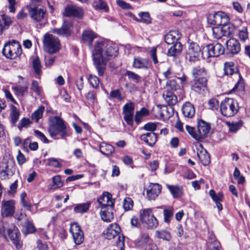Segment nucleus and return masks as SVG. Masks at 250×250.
<instances>
[{
  "label": "nucleus",
  "mask_w": 250,
  "mask_h": 250,
  "mask_svg": "<svg viewBox=\"0 0 250 250\" xmlns=\"http://www.w3.org/2000/svg\"><path fill=\"white\" fill-rule=\"evenodd\" d=\"M228 49L233 54L239 53L240 51V44L238 40L231 38L226 42Z\"/></svg>",
  "instance_id": "obj_26"
},
{
  "label": "nucleus",
  "mask_w": 250,
  "mask_h": 250,
  "mask_svg": "<svg viewBox=\"0 0 250 250\" xmlns=\"http://www.w3.org/2000/svg\"><path fill=\"white\" fill-rule=\"evenodd\" d=\"M42 41L45 50L50 54L57 52L60 49V40L52 34H45Z\"/></svg>",
  "instance_id": "obj_6"
},
{
  "label": "nucleus",
  "mask_w": 250,
  "mask_h": 250,
  "mask_svg": "<svg viewBox=\"0 0 250 250\" xmlns=\"http://www.w3.org/2000/svg\"><path fill=\"white\" fill-rule=\"evenodd\" d=\"M31 123L30 120L28 118H23L18 124V128L21 130L23 127H27Z\"/></svg>",
  "instance_id": "obj_57"
},
{
  "label": "nucleus",
  "mask_w": 250,
  "mask_h": 250,
  "mask_svg": "<svg viewBox=\"0 0 250 250\" xmlns=\"http://www.w3.org/2000/svg\"><path fill=\"white\" fill-rule=\"evenodd\" d=\"M113 208L110 209L104 207L101 209L100 215L102 219L106 222H110L113 219Z\"/></svg>",
  "instance_id": "obj_31"
},
{
  "label": "nucleus",
  "mask_w": 250,
  "mask_h": 250,
  "mask_svg": "<svg viewBox=\"0 0 250 250\" xmlns=\"http://www.w3.org/2000/svg\"><path fill=\"white\" fill-rule=\"evenodd\" d=\"M28 88V84L25 83L23 85L12 86V89L16 95L23 97L24 94L27 92Z\"/></svg>",
  "instance_id": "obj_36"
},
{
  "label": "nucleus",
  "mask_w": 250,
  "mask_h": 250,
  "mask_svg": "<svg viewBox=\"0 0 250 250\" xmlns=\"http://www.w3.org/2000/svg\"><path fill=\"white\" fill-rule=\"evenodd\" d=\"M69 231L71 233L74 243L76 245L81 244L84 239L83 233L80 226L77 223L71 225Z\"/></svg>",
  "instance_id": "obj_12"
},
{
  "label": "nucleus",
  "mask_w": 250,
  "mask_h": 250,
  "mask_svg": "<svg viewBox=\"0 0 250 250\" xmlns=\"http://www.w3.org/2000/svg\"><path fill=\"white\" fill-rule=\"evenodd\" d=\"M201 48L196 43H191L188 49V54L190 61H195L200 55Z\"/></svg>",
  "instance_id": "obj_21"
},
{
  "label": "nucleus",
  "mask_w": 250,
  "mask_h": 250,
  "mask_svg": "<svg viewBox=\"0 0 250 250\" xmlns=\"http://www.w3.org/2000/svg\"><path fill=\"white\" fill-rule=\"evenodd\" d=\"M44 110V107L43 106H40L32 114L31 118L33 121L38 122L40 119L42 117V113Z\"/></svg>",
  "instance_id": "obj_45"
},
{
  "label": "nucleus",
  "mask_w": 250,
  "mask_h": 250,
  "mask_svg": "<svg viewBox=\"0 0 250 250\" xmlns=\"http://www.w3.org/2000/svg\"><path fill=\"white\" fill-rule=\"evenodd\" d=\"M167 187L174 198H179L183 195L182 187L167 185Z\"/></svg>",
  "instance_id": "obj_34"
},
{
  "label": "nucleus",
  "mask_w": 250,
  "mask_h": 250,
  "mask_svg": "<svg viewBox=\"0 0 250 250\" xmlns=\"http://www.w3.org/2000/svg\"><path fill=\"white\" fill-rule=\"evenodd\" d=\"M88 80L93 87L95 88L99 87L100 81L97 76L89 75L88 78Z\"/></svg>",
  "instance_id": "obj_51"
},
{
  "label": "nucleus",
  "mask_w": 250,
  "mask_h": 250,
  "mask_svg": "<svg viewBox=\"0 0 250 250\" xmlns=\"http://www.w3.org/2000/svg\"><path fill=\"white\" fill-rule=\"evenodd\" d=\"M167 91L169 90H176L179 88V85L177 83L176 81L174 79L169 80L166 83Z\"/></svg>",
  "instance_id": "obj_49"
},
{
  "label": "nucleus",
  "mask_w": 250,
  "mask_h": 250,
  "mask_svg": "<svg viewBox=\"0 0 250 250\" xmlns=\"http://www.w3.org/2000/svg\"><path fill=\"white\" fill-rule=\"evenodd\" d=\"M31 90L36 93L38 95H40L41 94V89L39 85V83L37 81L34 80L32 82L31 85Z\"/></svg>",
  "instance_id": "obj_60"
},
{
  "label": "nucleus",
  "mask_w": 250,
  "mask_h": 250,
  "mask_svg": "<svg viewBox=\"0 0 250 250\" xmlns=\"http://www.w3.org/2000/svg\"><path fill=\"white\" fill-rule=\"evenodd\" d=\"M28 11L31 19L35 22H38L43 20L46 15V9L43 7L27 6Z\"/></svg>",
  "instance_id": "obj_9"
},
{
  "label": "nucleus",
  "mask_w": 250,
  "mask_h": 250,
  "mask_svg": "<svg viewBox=\"0 0 250 250\" xmlns=\"http://www.w3.org/2000/svg\"><path fill=\"white\" fill-rule=\"evenodd\" d=\"M93 6L96 9L103 10L105 12L108 11V6L104 0H95Z\"/></svg>",
  "instance_id": "obj_43"
},
{
  "label": "nucleus",
  "mask_w": 250,
  "mask_h": 250,
  "mask_svg": "<svg viewBox=\"0 0 250 250\" xmlns=\"http://www.w3.org/2000/svg\"><path fill=\"white\" fill-rule=\"evenodd\" d=\"M157 47H153L149 51V54L154 64L158 63L156 55Z\"/></svg>",
  "instance_id": "obj_61"
},
{
  "label": "nucleus",
  "mask_w": 250,
  "mask_h": 250,
  "mask_svg": "<svg viewBox=\"0 0 250 250\" xmlns=\"http://www.w3.org/2000/svg\"><path fill=\"white\" fill-rule=\"evenodd\" d=\"M97 35L92 30H88L83 31L82 34V42L89 45L91 46L94 39L97 38Z\"/></svg>",
  "instance_id": "obj_27"
},
{
  "label": "nucleus",
  "mask_w": 250,
  "mask_h": 250,
  "mask_svg": "<svg viewBox=\"0 0 250 250\" xmlns=\"http://www.w3.org/2000/svg\"><path fill=\"white\" fill-rule=\"evenodd\" d=\"M46 166H51L55 168H60L62 167L61 163L57 159L54 158H50L48 159Z\"/></svg>",
  "instance_id": "obj_52"
},
{
  "label": "nucleus",
  "mask_w": 250,
  "mask_h": 250,
  "mask_svg": "<svg viewBox=\"0 0 250 250\" xmlns=\"http://www.w3.org/2000/svg\"><path fill=\"white\" fill-rule=\"evenodd\" d=\"M83 15V9L74 5H68L65 8V15L67 17H73L81 18Z\"/></svg>",
  "instance_id": "obj_18"
},
{
  "label": "nucleus",
  "mask_w": 250,
  "mask_h": 250,
  "mask_svg": "<svg viewBox=\"0 0 250 250\" xmlns=\"http://www.w3.org/2000/svg\"><path fill=\"white\" fill-rule=\"evenodd\" d=\"M133 201L130 198H126L124 200V208L125 210H130L133 208Z\"/></svg>",
  "instance_id": "obj_59"
},
{
  "label": "nucleus",
  "mask_w": 250,
  "mask_h": 250,
  "mask_svg": "<svg viewBox=\"0 0 250 250\" xmlns=\"http://www.w3.org/2000/svg\"><path fill=\"white\" fill-rule=\"evenodd\" d=\"M209 194L215 203L221 202L223 200V194L221 192L216 194L215 191L211 189L209 190Z\"/></svg>",
  "instance_id": "obj_48"
},
{
  "label": "nucleus",
  "mask_w": 250,
  "mask_h": 250,
  "mask_svg": "<svg viewBox=\"0 0 250 250\" xmlns=\"http://www.w3.org/2000/svg\"><path fill=\"white\" fill-rule=\"evenodd\" d=\"M226 124L229 128V132L233 133L236 132L243 125V122L242 121L232 122H226Z\"/></svg>",
  "instance_id": "obj_40"
},
{
  "label": "nucleus",
  "mask_w": 250,
  "mask_h": 250,
  "mask_svg": "<svg viewBox=\"0 0 250 250\" xmlns=\"http://www.w3.org/2000/svg\"><path fill=\"white\" fill-rule=\"evenodd\" d=\"M140 218L144 226L148 229L155 228L158 225V222L152 214V209L150 208L141 210Z\"/></svg>",
  "instance_id": "obj_7"
},
{
  "label": "nucleus",
  "mask_w": 250,
  "mask_h": 250,
  "mask_svg": "<svg viewBox=\"0 0 250 250\" xmlns=\"http://www.w3.org/2000/svg\"><path fill=\"white\" fill-rule=\"evenodd\" d=\"M238 111V104L234 99L226 98L220 104V111L224 116H233Z\"/></svg>",
  "instance_id": "obj_4"
},
{
  "label": "nucleus",
  "mask_w": 250,
  "mask_h": 250,
  "mask_svg": "<svg viewBox=\"0 0 250 250\" xmlns=\"http://www.w3.org/2000/svg\"><path fill=\"white\" fill-rule=\"evenodd\" d=\"M120 227L116 223L112 224L107 228L104 232V237L107 239H112L120 233Z\"/></svg>",
  "instance_id": "obj_20"
},
{
  "label": "nucleus",
  "mask_w": 250,
  "mask_h": 250,
  "mask_svg": "<svg viewBox=\"0 0 250 250\" xmlns=\"http://www.w3.org/2000/svg\"><path fill=\"white\" fill-rule=\"evenodd\" d=\"M110 97L111 98H116L119 101H123L125 98L119 89L112 90L110 93Z\"/></svg>",
  "instance_id": "obj_53"
},
{
  "label": "nucleus",
  "mask_w": 250,
  "mask_h": 250,
  "mask_svg": "<svg viewBox=\"0 0 250 250\" xmlns=\"http://www.w3.org/2000/svg\"><path fill=\"white\" fill-rule=\"evenodd\" d=\"M37 249L38 250H49V247L46 243H43L41 240L37 241Z\"/></svg>",
  "instance_id": "obj_64"
},
{
  "label": "nucleus",
  "mask_w": 250,
  "mask_h": 250,
  "mask_svg": "<svg viewBox=\"0 0 250 250\" xmlns=\"http://www.w3.org/2000/svg\"><path fill=\"white\" fill-rule=\"evenodd\" d=\"M90 204V202L77 204L74 207V211L76 213H79L86 212L89 209Z\"/></svg>",
  "instance_id": "obj_42"
},
{
  "label": "nucleus",
  "mask_w": 250,
  "mask_h": 250,
  "mask_svg": "<svg viewBox=\"0 0 250 250\" xmlns=\"http://www.w3.org/2000/svg\"><path fill=\"white\" fill-rule=\"evenodd\" d=\"M48 130L51 137L54 139H58L57 137L60 135L63 138L68 135L67 127L64 121L58 116H54L49 119Z\"/></svg>",
  "instance_id": "obj_2"
},
{
  "label": "nucleus",
  "mask_w": 250,
  "mask_h": 250,
  "mask_svg": "<svg viewBox=\"0 0 250 250\" xmlns=\"http://www.w3.org/2000/svg\"><path fill=\"white\" fill-rule=\"evenodd\" d=\"M52 188H57L62 187L63 183L61 179V177L60 175H56L52 178Z\"/></svg>",
  "instance_id": "obj_47"
},
{
  "label": "nucleus",
  "mask_w": 250,
  "mask_h": 250,
  "mask_svg": "<svg viewBox=\"0 0 250 250\" xmlns=\"http://www.w3.org/2000/svg\"><path fill=\"white\" fill-rule=\"evenodd\" d=\"M208 22L215 25H224L228 22V17L226 14L219 11L209 14L208 18Z\"/></svg>",
  "instance_id": "obj_11"
},
{
  "label": "nucleus",
  "mask_w": 250,
  "mask_h": 250,
  "mask_svg": "<svg viewBox=\"0 0 250 250\" xmlns=\"http://www.w3.org/2000/svg\"><path fill=\"white\" fill-rule=\"evenodd\" d=\"M183 46L180 42H176L168 50L167 55L174 58L180 55Z\"/></svg>",
  "instance_id": "obj_28"
},
{
  "label": "nucleus",
  "mask_w": 250,
  "mask_h": 250,
  "mask_svg": "<svg viewBox=\"0 0 250 250\" xmlns=\"http://www.w3.org/2000/svg\"><path fill=\"white\" fill-rule=\"evenodd\" d=\"M11 23L10 18L5 15L0 16V34L3 30L8 27Z\"/></svg>",
  "instance_id": "obj_41"
},
{
  "label": "nucleus",
  "mask_w": 250,
  "mask_h": 250,
  "mask_svg": "<svg viewBox=\"0 0 250 250\" xmlns=\"http://www.w3.org/2000/svg\"><path fill=\"white\" fill-rule=\"evenodd\" d=\"M117 46L109 41L101 40L95 44L92 51L94 64L99 76H103L109 60L117 55Z\"/></svg>",
  "instance_id": "obj_1"
},
{
  "label": "nucleus",
  "mask_w": 250,
  "mask_h": 250,
  "mask_svg": "<svg viewBox=\"0 0 250 250\" xmlns=\"http://www.w3.org/2000/svg\"><path fill=\"white\" fill-rule=\"evenodd\" d=\"M209 108L212 110H217L219 107V102L216 98H212L208 102Z\"/></svg>",
  "instance_id": "obj_56"
},
{
  "label": "nucleus",
  "mask_w": 250,
  "mask_h": 250,
  "mask_svg": "<svg viewBox=\"0 0 250 250\" xmlns=\"http://www.w3.org/2000/svg\"><path fill=\"white\" fill-rule=\"evenodd\" d=\"M192 74L194 79L202 80L205 78L208 80V78L206 69L204 67L201 66L194 67L192 70Z\"/></svg>",
  "instance_id": "obj_22"
},
{
  "label": "nucleus",
  "mask_w": 250,
  "mask_h": 250,
  "mask_svg": "<svg viewBox=\"0 0 250 250\" xmlns=\"http://www.w3.org/2000/svg\"><path fill=\"white\" fill-rule=\"evenodd\" d=\"M195 146L199 159L203 165H208L210 163L209 154L201 144L197 143Z\"/></svg>",
  "instance_id": "obj_15"
},
{
  "label": "nucleus",
  "mask_w": 250,
  "mask_h": 250,
  "mask_svg": "<svg viewBox=\"0 0 250 250\" xmlns=\"http://www.w3.org/2000/svg\"><path fill=\"white\" fill-rule=\"evenodd\" d=\"M140 139L148 146H153L157 141V136L154 132H149L141 135Z\"/></svg>",
  "instance_id": "obj_25"
},
{
  "label": "nucleus",
  "mask_w": 250,
  "mask_h": 250,
  "mask_svg": "<svg viewBox=\"0 0 250 250\" xmlns=\"http://www.w3.org/2000/svg\"><path fill=\"white\" fill-rule=\"evenodd\" d=\"M134 104L132 102L126 104L123 108V114H134Z\"/></svg>",
  "instance_id": "obj_46"
},
{
  "label": "nucleus",
  "mask_w": 250,
  "mask_h": 250,
  "mask_svg": "<svg viewBox=\"0 0 250 250\" xmlns=\"http://www.w3.org/2000/svg\"><path fill=\"white\" fill-rule=\"evenodd\" d=\"M33 66L35 73L38 75H40L41 73V62L38 58L36 57L33 60Z\"/></svg>",
  "instance_id": "obj_50"
},
{
  "label": "nucleus",
  "mask_w": 250,
  "mask_h": 250,
  "mask_svg": "<svg viewBox=\"0 0 250 250\" xmlns=\"http://www.w3.org/2000/svg\"><path fill=\"white\" fill-rule=\"evenodd\" d=\"M224 73L226 75H232L235 74L238 75V70L233 62H227L224 64Z\"/></svg>",
  "instance_id": "obj_35"
},
{
  "label": "nucleus",
  "mask_w": 250,
  "mask_h": 250,
  "mask_svg": "<svg viewBox=\"0 0 250 250\" xmlns=\"http://www.w3.org/2000/svg\"><path fill=\"white\" fill-rule=\"evenodd\" d=\"M182 112L185 117L191 118L195 115V108L190 103L186 102L183 105Z\"/></svg>",
  "instance_id": "obj_32"
},
{
  "label": "nucleus",
  "mask_w": 250,
  "mask_h": 250,
  "mask_svg": "<svg viewBox=\"0 0 250 250\" xmlns=\"http://www.w3.org/2000/svg\"><path fill=\"white\" fill-rule=\"evenodd\" d=\"M162 187L158 184L151 183L146 188V197L148 200H155L161 191Z\"/></svg>",
  "instance_id": "obj_16"
},
{
  "label": "nucleus",
  "mask_w": 250,
  "mask_h": 250,
  "mask_svg": "<svg viewBox=\"0 0 250 250\" xmlns=\"http://www.w3.org/2000/svg\"><path fill=\"white\" fill-rule=\"evenodd\" d=\"M213 36L214 38L219 39L222 36V32L221 29L219 27H215L212 28Z\"/></svg>",
  "instance_id": "obj_62"
},
{
  "label": "nucleus",
  "mask_w": 250,
  "mask_h": 250,
  "mask_svg": "<svg viewBox=\"0 0 250 250\" xmlns=\"http://www.w3.org/2000/svg\"><path fill=\"white\" fill-rule=\"evenodd\" d=\"M14 203L12 200L2 201L1 213L3 216L7 217L13 215L15 210Z\"/></svg>",
  "instance_id": "obj_19"
},
{
  "label": "nucleus",
  "mask_w": 250,
  "mask_h": 250,
  "mask_svg": "<svg viewBox=\"0 0 250 250\" xmlns=\"http://www.w3.org/2000/svg\"><path fill=\"white\" fill-rule=\"evenodd\" d=\"M156 236L158 238L162 239L163 240L169 241L171 239L170 233L166 230H157L156 231Z\"/></svg>",
  "instance_id": "obj_44"
},
{
  "label": "nucleus",
  "mask_w": 250,
  "mask_h": 250,
  "mask_svg": "<svg viewBox=\"0 0 250 250\" xmlns=\"http://www.w3.org/2000/svg\"><path fill=\"white\" fill-rule=\"evenodd\" d=\"M181 37V34L178 30H171L165 36V41L168 44H173Z\"/></svg>",
  "instance_id": "obj_24"
},
{
  "label": "nucleus",
  "mask_w": 250,
  "mask_h": 250,
  "mask_svg": "<svg viewBox=\"0 0 250 250\" xmlns=\"http://www.w3.org/2000/svg\"><path fill=\"white\" fill-rule=\"evenodd\" d=\"M164 221L168 223L170 222V218L173 215V211L170 209H164Z\"/></svg>",
  "instance_id": "obj_63"
},
{
  "label": "nucleus",
  "mask_w": 250,
  "mask_h": 250,
  "mask_svg": "<svg viewBox=\"0 0 250 250\" xmlns=\"http://www.w3.org/2000/svg\"><path fill=\"white\" fill-rule=\"evenodd\" d=\"M98 202L101 208L104 207L110 209L113 208L114 200L112 197V195L108 192H104L98 199Z\"/></svg>",
  "instance_id": "obj_14"
},
{
  "label": "nucleus",
  "mask_w": 250,
  "mask_h": 250,
  "mask_svg": "<svg viewBox=\"0 0 250 250\" xmlns=\"http://www.w3.org/2000/svg\"><path fill=\"white\" fill-rule=\"evenodd\" d=\"M2 53L7 58L15 59L21 54V47L18 42L13 40L4 44Z\"/></svg>",
  "instance_id": "obj_5"
},
{
  "label": "nucleus",
  "mask_w": 250,
  "mask_h": 250,
  "mask_svg": "<svg viewBox=\"0 0 250 250\" xmlns=\"http://www.w3.org/2000/svg\"><path fill=\"white\" fill-rule=\"evenodd\" d=\"M210 128L209 125L206 122L202 120L199 121L197 125V134L195 135V139L200 140L206 137Z\"/></svg>",
  "instance_id": "obj_13"
},
{
  "label": "nucleus",
  "mask_w": 250,
  "mask_h": 250,
  "mask_svg": "<svg viewBox=\"0 0 250 250\" xmlns=\"http://www.w3.org/2000/svg\"><path fill=\"white\" fill-rule=\"evenodd\" d=\"M21 225L22 227V232L25 235L35 231V228L33 224L26 217H25L23 222H21Z\"/></svg>",
  "instance_id": "obj_30"
},
{
  "label": "nucleus",
  "mask_w": 250,
  "mask_h": 250,
  "mask_svg": "<svg viewBox=\"0 0 250 250\" xmlns=\"http://www.w3.org/2000/svg\"><path fill=\"white\" fill-rule=\"evenodd\" d=\"M149 66V61L146 59L140 57H135L133 63V66L137 69H148Z\"/></svg>",
  "instance_id": "obj_29"
},
{
  "label": "nucleus",
  "mask_w": 250,
  "mask_h": 250,
  "mask_svg": "<svg viewBox=\"0 0 250 250\" xmlns=\"http://www.w3.org/2000/svg\"><path fill=\"white\" fill-rule=\"evenodd\" d=\"M100 152L105 155H109L114 152V148L111 145L102 143L100 145Z\"/></svg>",
  "instance_id": "obj_37"
},
{
  "label": "nucleus",
  "mask_w": 250,
  "mask_h": 250,
  "mask_svg": "<svg viewBox=\"0 0 250 250\" xmlns=\"http://www.w3.org/2000/svg\"><path fill=\"white\" fill-rule=\"evenodd\" d=\"M224 48L219 43H213L207 45L203 48L202 55L203 58L217 57L223 54Z\"/></svg>",
  "instance_id": "obj_8"
},
{
  "label": "nucleus",
  "mask_w": 250,
  "mask_h": 250,
  "mask_svg": "<svg viewBox=\"0 0 250 250\" xmlns=\"http://www.w3.org/2000/svg\"><path fill=\"white\" fill-rule=\"evenodd\" d=\"M165 101L169 105H175L177 103V98L172 91H166L163 95Z\"/></svg>",
  "instance_id": "obj_33"
},
{
  "label": "nucleus",
  "mask_w": 250,
  "mask_h": 250,
  "mask_svg": "<svg viewBox=\"0 0 250 250\" xmlns=\"http://www.w3.org/2000/svg\"><path fill=\"white\" fill-rule=\"evenodd\" d=\"M4 230L6 231L10 239L14 245L18 249L21 248V245L20 240V232L18 228L14 224H11L8 227L4 226Z\"/></svg>",
  "instance_id": "obj_10"
},
{
  "label": "nucleus",
  "mask_w": 250,
  "mask_h": 250,
  "mask_svg": "<svg viewBox=\"0 0 250 250\" xmlns=\"http://www.w3.org/2000/svg\"><path fill=\"white\" fill-rule=\"evenodd\" d=\"M16 165L13 159L4 158L0 162V177L2 180H7L12 176L15 172Z\"/></svg>",
  "instance_id": "obj_3"
},
{
  "label": "nucleus",
  "mask_w": 250,
  "mask_h": 250,
  "mask_svg": "<svg viewBox=\"0 0 250 250\" xmlns=\"http://www.w3.org/2000/svg\"><path fill=\"white\" fill-rule=\"evenodd\" d=\"M11 111L10 114V117L11 122L13 125H15L17 122L20 117V111L19 109L14 105H11L10 106Z\"/></svg>",
  "instance_id": "obj_38"
},
{
  "label": "nucleus",
  "mask_w": 250,
  "mask_h": 250,
  "mask_svg": "<svg viewBox=\"0 0 250 250\" xmlns=\"http://www.w3.org/2000/svg\"><path fill=\"white\" fill-rule=\"evenodd\" d=\"M157 125V123L149 122L145 124L143 129L149 132H153V131L156 129Z\"/></svg>",
  "instance_id": "obj_55"
},
{
  "label": "nucleus",
  "mask_w": 250,
  "mask_h": 250,
  "mask_svg": "<svg viewBox=\"0 0 250 250\" xmlns=\"http://www.w3.org/2000/svg\"><path fill=\"white\" fill-rule=\"evenodd\" d=\"M149 111L146 108L143 107L139 111H137L136 112L135 115V121L137 124H139L141 121L142 119L146 116H147L149 115Z\"/></svg>",
  "instance_id": "obj_39"
},
{
  "label": "nucleus",
  "mask_w": 250,
  "mask_h": 250,
  "mask_svg": "<svg viewBox=\"0 0 250 250\" xmlns=\"http://www.w3.org/2000/svg\"><path fill=\"white\" fill-rule=\"evenodd\" d=\"M125 75L128 77L129 79L135 83L139 82L141 80V77L138 75L130 71H127Z\"/></svg>",
  "instance_id": "obj_54"
},
{
  "label": "nucleus",
  "mask_w": 250,
  "mask_h": 250,
  "mask_svg": "<svg viewBox=\"0 0 250 250\" xmlns=\"http://www.w3.org/2000/svg\"><path fill=\"white\" fill-rule=\"evenodd\" d=\"M117 4L123 9H131V5L123 0H116Z\"/></svg>",
  "instance_id": "obj_58"
},
{
  "label": "nucleus",
  "mask_w": 250,
  "mask_h": 250,
  "mask_svg": "<svg viewBox=\"0 0 250 250\" xmlns=\"http://www.w3.org/2000/svg\"><path fill=\"white\" fill-rule=\"evenodd\" d=\"M208 80L203 78L202 80L193 79L191 89L195 92L201 94L207 89Z\"/></svg>",
  "instance_id": "obj_17"
},
{
  "label": "nucleus",
  "mask_w": 250,
  "mask_h": 250,
  "mask_svg": "<svg viewBox=\"0 0 250 250\" xmlns=\"http://www.w3.org/2000/svg\"><path fill=\"white\" fill-rule=\"evenodd\" d=\"M72 24L69 21H64L61 28H54L51 29L52 32L59 35H69L70 34Z\"/></svg>",
  "instance_id": "obj_23"
}]
</instances>
